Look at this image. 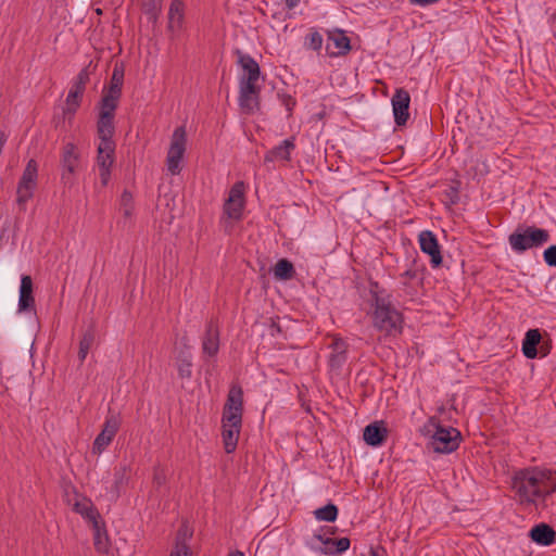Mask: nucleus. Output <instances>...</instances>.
I'll return each mask as SVG.
<instances>
[{
  "label": "nucleus",
  "mask_w": 556,
  "mask_h": 556,
  "mask_svg": "<svg viewBox=\"0 0 556 556\" xmlns=\"http://www.w3.org/2000/svg\"><path fill=\"white\" fill-rule=\"evenodd\" d=\"M229 556H244V555H243V553H242V552H240V551H235V552H231V553L229 554Z\"/></svg>",
  "instance_id": "obj_47"
},
{
  "label": "nucleus",
  "mask_w": 556,
  "mask_h": 556,
  "mask_svg": "<svg viewBox=\"0 0 556 556\" xmlns=\"http://www.w3.org/2000/svg\"><path fill=\"white\" fill-rule=\"evenodd\" d=\"M88 80L89 72L87 68H83L78 73L66 97V108L64 110L65 113L74 114L76 112V110L80 105V101Z\"/></svg>",
  "instance_id": "obj_12"
},
{
  "label": "nucleus",
  "mask_w": 556,
  "mask_h": 556,
  "mask_svg": "<svg viewBox=\"0 0 556 556\" xmlns=\"http://www.w3.org/2000/svg\"><path fill=\"white\" fill-rule=\"evenodd\" d=\"M117 105L110 104L108 100L100 101V113L97 122V134L99 141L114 142L115 132L114 115Z\"/></svg>",
  "instance_id": "obj_8"
},
{
  "label": "nucleus",
  "mask_w": 556,
  "mask_h": 556,
  "mask_svg": "<svg viewBox=\"0 0 556 556\" xmlns=\"http://www.w3.org/2000/svg\"><path fill=\"white\" fill-rule=\"evenodd\" d=\"M38 167L35 160H29L18 181L16 190V203L22 211L26 210V203L33 198L37 186Z\"/></svg>",
  "instance_id": "obj_6"
},
{
  "label": "nucleus",
  "mask_w": 556,
  "mask_h": 556,
  "mask_svg": "<svg viewBox=\"0 0 556 556\" xmlns=\"http://www.w3.org/2000/svg\"><path fill=\"white\" fill-rule=\"evenodd\" d=\"M392 108H393V115L394 121L397 126H403L406 124L408 117H409V102H410V96L408 91H406L403 88L396 89L395 93L393 94L392 99Z\"/></svg>",
  "instance_id": "obj_14"
},
{
  "label": "nucleus",
  "mask_w": 556,
  "mask_h": 556,
  "mask_svg": "<svg viewBox=\"0 0 556 556\" xmlns=\"http://www.w3.org/2000/svg\"><path fill=\"white\" fill-rule=\"evenodd\" d=\"M326 529H327V533L334 534V529L333 528H326Z\"/></svg>",
  "instance_id": "obj_48"
},
{
  "label": "nucleus",
  "mask_w": 556,
  "mask_h": 556,
  "mask_svg": "<svg viewBox=\"0 0 556 556\" xmlns=\"http://www.w3.org/2000/svg\"><path fill=\"white\" fill-rule=\"evenodd\" d=\"M425 429L431 433L429 446L433 452L448 454L458 448L462 435L456 428L443 427L435 418H431Z\"/></svg>",
  "instance_id": "obj_4"
},
{
  "label": "nucleus",
  "mask_w": 556,
  "mask_h": 556,
  "mask_svg": "<svg viewBox=\"0 0 556 556\" xmlns=\"http://www.w3.org/2000/svg\"><path fill=\"white\" fill-rule=\"evenodd\" d=\"M93 529V544L99 553H108L110 548V540L102 521H94Z\"/></svg>",
  "instance_id": "obj_29"
},
{
  "label": "nucleus",
  "mask_w": 556,
  "mask_h": 556,
  "mask_svg": "<svg viewBox=\"0 0 556 556\" xmlns=\"http://www.w3.org/2000/svg\"><path fill=\"white\" fill-rule=\"evenodd\" d=\"M330 346L332 349V353L329 357V366L332 369H340L348 358V344L341 338H336Z\"/></svg>",
  "instance_id": "obj_24"
},
{
  "label": "nucleus",
  "mask_w": 556,
  "mask_h": 556,
  "mask_svg": "<svg viewBox=\"0 0 556 556\" xmlns=\"http://www.w3.org/2000/svg\"><path fill=\"white\" fill-rule=\"evenodd\" d=\"M79 153L74 143L67 142L63 147L61 165L62 174L61 180L65 186L72 187L75 182V170L78 166Z\"/></svg>",
  "instance_id": "obj_11"
},
{
  "label": "nucleus",
  "mask_w": 556,
  "mask_h": 556,
  "mask_svg": "<svg viewBox=\"0 0 556 556\" xmlns=\"http://www.w3.org/2000/svg\"><path fill=\"white\" fill-rule=\"evenodd\" d=\"M188 536H191V532L188 531V528L186 526H182L178 530L177 538H176V544L178 543V541L184 542L185 544H187L186 543V539Z\"/></svg>",
  "instance_id": "obj_43"
},
{
  "label": "nucleus",
  "mask_w": 556,
  "mask_h": 556,
  "mask_svg": "<svg viewBox=\"0 0 556 556\" xmlns=\"http://www.w3.org/2000/svg\"><path fill=\"white\" fill-rule=\"evenodd\" d=\"M243 412V392L238 386H232L227 395L223 410V442L226 453H232L238 443Z\"/></svg>",
  "instance_id": "obj_2"
},
{
  "label": "nucleus",
  "mask_w": 556,
  "mask_h": 556,
  "mask_svg": "<svg viewBox=\"0 0 556 556\" xmlns=\"http://www.w3.org/2000/svg\"><path fill=\"white\" fill-rule=\"evenodd\" d=\"M88 352H89V350H87V349H83V348H80V346H79L78 357H79L80 362H84V361H85V358H86V357H87V355H88Z\"/></svg>",
  "instance_id": "obj_44"
},
{
  "label": "nucleus",
  "mask_w": 556,
  "mask_h": 556,
  "mask_svg": "<svg viewBox=\"0 0 556 556\" xmlns=\"http://www.w3.org/2000/svg\"><path fill=\"white\" fill-rule=\"evenodd\" d=\"M184 16V3L180 0H173L168 10V29L173 33L180 29Z\"/></svg>",
  "instance_id": "obj_27"
},
{
  "label": "nucleus",
  "mask_w": 556,
  "mask_h": 556,
  "mask_svg": "<svg viewBox=\"0 0 556 556\" xmlns=\"http://www.w3.org/2000/svg\"><path fill=\"white\" fill-rule=\"evenodd\" d=\"M327 51L330 55H345L351 50V41L342 30H334L328 35Z\"/></svg>",
  "instance_id": "obj_19"
},
{
  "label": "nucleus",
  "mask_w": 556,
  "mask_h": 556,
  "mask_svg": "<svg viewBox=\"0 0 556 556\" xmlns=\"http://www.w3.org/2000/svg\"><path fill=\"white\" fill-rule=\"evenodd\" d=\"M35 307V298L33 295V280L30 276L24 275L21 278L18 311L27 312Z\"/></svg>",
  "instance_id": "obj_21"
},
{
  "label": "nucleus",
  "mask_w": 556,
  "mask_h": 556,
  "mask_svg": "<svg viewBox=\"0 0 556 556\" xmlns=\"http://www.w3.org/2000/svg\"><path fill=\"white\" fill-rule=\"evenodd\" d=\"M238 63L244 71V75L241 77L240 84L256 85L261 74L257 62L251 55L243 54L240 51H238Z\"/></svg>",
  "instance_id": "obj_18"
},
{
  "label": "nucleus",
  "mask_w": 556,
  "mask_h": 556,
  "mask_svg": "<svg viewBox=\"0 0 556 556\" xmlns=\"http://www.w3.org/2000/svg\"><path fill=\"white\" fill-rule=\"evenodd\" d=\"M170 556H191V551L187 544L178 541Z\"/></svg>",
  "instance_id": "obj_40"
},
{
  "label": "nucleus",
  "mask_w": 556,
  "mask_h": 556,
  "mask_svg": "<svg viewBox=\"0 0 556 556\" xmlns=\"http://www.w3.org/2000/svg\"><path fill=\"white\" fill-rule=\"evenodd\" d=\"M74 509L76 513L87 519L91 526L94 525V521H101L99 511L90 501L84 500L81 502H76Z\"/></svg>",
  "instance_id": "obj_30"
},
{
  "label": "nucleus",
  "mask_w": 556,
  "mask_h": 556,
  "mask_svg": "<svg viewBox=\"0 0 556 556\" xmlns=\"http://www.w3.org/2000/svg\"><path fill=\"white\" fill-rule=\"evenodd\" d=\"M541 333L539 329H530L527 331L522 342V353L527 358H535L538 355V344L541 341Z\"/></svg>",
  "instance_id": "obj_28"
},
{
  "label": "nucleus",
  "mask_w": 556,
  "mask_h": 556,
  "mask_svg": "<svg viewBox=\"0 0 556 556\" xmlns=\"http://www.w3.org/2000/svg\"><path fill=\"white\" fill-rule=\"evenodd\" d=\"M324 528H321L318 532L313 534V539L319 541L324 545H330V542H332L331 538H327L326 533H323Z\"/></svg>",
  "instance_id": "obj_42"
},
{
  "label": "nucleus",
  "mask_w": 556,
  "mask_h": 556,
  "mask_svg": "<svg viewBox=\"0 0 556 556\" xmlns=\"http://www.w3.org/2000/svg\"><path fill=\"white\" fill-rule=\"evenodd\" d=\"M96 339V330L91 325L83 334L80 339L79 346L83 349L90 350Z\"/></svg>",
  "instance_id": "obj_36"
},
{
  "label": "nucleus",
  "mask_w": 556,
  "mask_h": 556,
  "mask_svg": "<svg viewBox=\"0 0 556 556\" xmlns=\"http://www.w3.org/2000/svg\"><path fill=\"white\" fill-rule=\"evenodd\" d=\"M203 353L208 356H215L219 350V330L217 324L211 319L205 329L202 341Z\"/></svg>",
  "instance_id": "obj_20"
},
{
  "label": "nucleus",
  "mask_w": 556,
  "mask_h": 556,
  "mask_svg": "<svg viewBox=\"0 0 556 556\" xmlns=\"http://www.w3.org/2000/svg\"><path fill=\"white\" fill-rule=\"evenodd\" d=\"M419 245L424 253L430 255L432 267H439L442 264V255L437 237L429 230L421 231L419 235Z\"/></svg>",
  "instance_id": "obj_15"
},
{
  "label": "nucleus",
  "mask_w": 556,
  "mask_h": 556,
  "mask_svg": "<svg viewBox=\"0 0 556 556\" xmlns=\"http://www.w3.org/2000/svg\"><path fill=\"white\" fill-rule=\"evenodd\" d=\"M450 199H451V202H452L453 204H456V203H457V201H458V194H457V190H456V189H454V188H452V189H451V195H450Z\"/></svg>",
  "instance_id": "obj_45"
},
{
  "label": "nucleus",
  "mask_w": 556,
  "mask_h": 556,
  "mask_svg": "<svg viewBox=\"0 0 556 556\" xmlns=\"http://www.w3.org/2000/svg\"><path fill=\"white\" fill-rule=\"evenodd\" d=\"M544 262L551 266L556 267V245H551L543 252Z\"/></svg>",
  "instance_id": "obj_39"
},
{
  "label": "nucleus",
  "mask_w": 556,
  "mask_h": 556,
  "mask_svg": "<svg viewBox=\"0 0 556 556\" xmlns=\"http://www.w3.org/2000/svg\"><path fill=\"white\" fill-rule=\"evenodd\" d=\"M115 142L99 141L96 162L102 186H106L111 178V168L115 162Z\"/></svg>",
  "instance_id": "obj_9"
},
{
  "label": "nucleus",
  "mask_w": 556,
  "mask_h": 556,
  "mask_svg": "<svg viewBox=\"0 0 556 556\" xmlns=\"http://www.w3.org/2000/svg\"><path fill=\"white\" fill-rule=\"evenodd\" d=\"M314 515L318 520L333 522L338 517V507L334 504L329 503L326 506L316 509Z\"/></svg>",
  "instance_id": "obj_32"
},
{
  "label": "nucleus",
  "mask_w": 556,
  "mask_h": 556,
  "mask_svg": "<svg viewBox=\"0 0 556 556\" xmlns=\"http://www.w3.org/2000/svg\"><path fill=\"white\" fill-rule=\"evenodd\" d=\"M119 210L126 219L131 218L134 214V198L132 194L124 190L119 200Z\"/></svg>",
  "instance_id": "obj_33"
},
{
  "label": "nucleus",
  "mask_w": 556,
  "mask_h": 556,
  "mask_svg": "<svg viewBox=\"0 0 556 556\" xmlns=\"http://www.w3.org/2000/svg\"><path fill=\"white\" fill-rule=\"evenodd\" d=\"M417 279V271L407 269L403 274H401V283L405 287H408L410 285V281Z\"/></svg>",
  "instance_id": "obj_41"
},
{
  "label": "nucleus",
  "mask_w": 556,
  "mask_h": 556,
  "mask_svg": "<svg viewBox=\"0 0 556 556\" xmlns=\"http://www.w3.org/2000/svg\"><path fill=\"white\" fill-rule=\"evenodd\" d=\"M306 45L312 50H319L323 45V36L318 31H312L306 36Z\"/></svg>",
  "instance_id": "obj_37"
},
{
  "label": "nucleus",
  "mask_w": 556,
  "mask_h": 556,
  "mask_svg": "<svg viewBox=\"0 0 556 556\" xmlns=\"http://www.w3.org/2000/svg\"><path fill=\"white\" fill-rule=\"evenodd\" d=\"M293 149V139H286L279 146L273 148L266 153L265 162L289 161L290 153Z\"/></svg>",
  "instance_id": "obj_26"
},
{
  "label": "nucleus",
  "mask_w": 556,
  "mask_h": 556,
  "mask_svg": "<svg viewBox=\"0 0 556 556\" xmlns=\"http://www.w3.org/2000/svg\"><path fill=\"white\" fill-rule=\"evenodd\" d=\"M152 483H153V486L156 490H159L163 485H165V483H166V473H165V470L162 467H160V466H155L154 467Z\"/></svg>",
  "instance_id": "obj_38"
},
{
  "label": "nucleus",
  "mask_w": 556,
  "mask_h": 556,
  "mask_svg": "<svg viewBox=\"0 0 556 556\" xmlns=\"http://www.w3.org/2000/svg\"><path fill=\"white\" fill-rule=\"evenodd\" d=\"M295 274L293 264L287 258L279 260L274 268V275L279 280H289Z\"/></svg>",
  "instance_id": "obj_31"
},
{
  "label": "nucleus",
  "mask_w": 556,
  "mask_h": 556,
  "mask_svg": "<svg viewBox=\"0 0 556 556\" xmlns=\"http://www.w3.org/2000/svg\"><path fill=\"white\" fill-rule=\"evenodd\" d=\"M122 424L119 414L110 413L103 424L101 432L93 441L92 452L101 454L113 441Z\"/></svg>",
  "instance_id": "obj_10"
},
{
  "label": "nucleus",
  "mask_w": 556,
  "mask_h": 556,
  "mask_svg": "<svg viewBox=\"0 0 556 556\" xmlns=\"http://www.w3.org/2000/svg\"><path fill=\"white\" fill-rule=\"evenodd\" d=\"M300 0H286V4L289 9H292L298 5Z\"/></svg>",
  "instance_id": "obj_46"
},
{
  "label": "nucleus",
  "mask_w": 556,
  "mask_h": 556,
  "mask_svg": "<svg viewBox=\"0 0 556 556\" xmlns=\"http://www.w3.org/2000/svg\"><path fill=\"white\" fill-rule=\"evenodd\" d=\"M364 441L370 446H380L388 438V430L382 422H372L365 427Z\"/></svg>",
  "instance_id": "obj_22"
},
{
  "label": "nucleus",
  "mask_w": 556,
  "mask_h": 556,
  "mask_svg": "<svg viewBox=\"0 0 556 556\" xmlns=\"http://www.w3.org/2000/svg\"><path fill=\"white\" fill-rule=\"evenodd\" d=\"M175 366L181 379H190L192 376V355L189 346L185 345L175 357Z\"/></svg>",
  "instance_id": "obj_23"
},
{
  "label": "nucleus",
  "mask_w": 556,
  "mask_h": 556,
  "mask_svg": "<svg viewBox=\"0 0 556 556\" xmlns=\"http://www.w3.org/2000/svg\"><path fill=\"white\" fill-rule=\"evenodd\" d=\"M127 481L128 468L124 466L116 469L114 472V490L117 496L119 495L122 488L127 483Z\"/></svg>",
  "instance_id": "obj_34"
},
{
  "label": "nucleus",
  "mask_w": 556,
  "mask_h": 556,
  "mask_svg": "<svg viewBox=\"0 0 556 556\" xmlns=\"http://www.w3.org/2000/svg\"><path fill=\"white\" fill-rule=\"evenodd\" d=\"M244 206V185L236 182L230 189L229 197L224 204V213L231 219H240Z\"/></svg>",
  "instance_id": "obj_13"
},
{
  "label": "nucleus",
  "mask_w": 556,
  "mask_h": 556,
  "mask_svg": "<svg viewBox=\"0 0 556 556\" xmlns=\"http://www.w3.org/2000/svg\"><path fill=\"white\" fill-rule=\"evenodd\" d=\"M548 240V231L534 226L527 227L523 231L516 230L508 237L511 249L518 253H522L531 248L541 247Z\"/></svg>",
  "instance_id": "obj_5"
},
{
  "label": "nucleus",
  "mask_w": 556,
  "mask_h": 556,
  "mask_svg": "<svg viewBox=\"0 0 556 556\" xmlns=\"http://www.w3.org/2000/svg\"><path fill=\"white\" fill-rule=\"evenodd\" d=\"M515 501L536 509L547 506V498L556 491V471L540 467L517 470L511 477Z\"/></svg>",
  "instance_id": "obj_1"
},
{
  "label": "nucleus",
  "mask_w": 556,
  "mask_h": 556,
  "mask_svg": "<svg viewBox=\"0 0 556 556\" xmlns=\"http://www.w3.org/2000/svg\"><path fill=\"white\" fill-rule=\"evenodd\" d=\"M187 134L185 127H177L170 139L166 157L167 169L172 175H178L181 170L180 163L186 152Z\"/></svg>",
  "instance_id": "obj_7"
},
{
  "label": "nucleus",
  "mask_w": 556,
  "mask_h": 556,
  "mask_svg": "<svg viewBox=\"0 0 556 556\" xmlns=\"http://www.w3.org/2000/svg\"><path fill=\"white\" fill-rule=\"evenodd\" d=\"M370 556H378V554H377V552H376V551L371 549V551H370Z\"/></svg>",
  "instance_id": "obj_49"
},
{
  "label": "nucleus",
  "mask_w": 556,
  "mask_h": 556,
  "mask_svg": "<svg viewBox=\"0 0 556 556\" xmlns=\"http://www.w3.org/2000/svg\"><path fill=\"white\" fill-rule=\"evenodd\" d=\"M530 538L538 544L548 546L555 542L556 532L551 526L540 523L531 529Z\"/></svg>",
  "instance_id": "obj_25"
},
{
  "label": "nucleus",
  "mask_w": 556,
  "mask_h": 556,
  "mask_svg": "<svg viewBox=\"0 0 556 556\" xmlns=\"http://www.w3.org/2000/svg\"><path fill=\"white\" fill-rule=\"evenodd\" d=\"M402 315L388 298L375 295L374 326L388 336H396L402 331Z\"/></svg>",
  "instance_id": "obj_3"
},
{
  "label": "nucleus",
  "mask_w": 556,
  "mask_h": 556,
  "mask_svg": "<svg viewBox=\"0 0 556 556\" xmlns=\"http://www.w3.org/2000/svg\"><path fill=\"white\" fill-rule=\"evenodd\" d=\"M350 544H351V541L348 538H340L338 540L332 539V542H330V545L336 546L334 551H331L328 548H319V551L323 554H341V553L345 552L346 549H349Z\"/></svg>",
  "instance_id": "obj_35"
},
{
  "label": "nucleus",
  "mask_w": 556,
  "mask_h": 556,
  "mask_svg": "<svg viewBox=\"0 0 556 556\" xmlns=\"http://www.w3.org/2000/svg\"><path fill=\"white\" fill-rule=\"evenodd\" d=\"M239 105L241 110L251 114L258 108L260 87L251 84H240Z\"/></svg>",
  "instance_id": "obj_17"
},
{
  "label": "nucleus",
  "mask_w": 556,
  "mask_h": 556,
  "mask_svg": "<svg viewBox=\"0 0 556 556\" xmlns=\"http://www.w3.org/2000/svg\"><path fill=\"white\" fill-rule=\"evenodd\" d=\"M124 83V67L116 64L113 68L110 86L104 90L101 101L108 100L110 104H118Z\"/></svg>",
  "instance_id": "obj_16"
}]
</instances>
